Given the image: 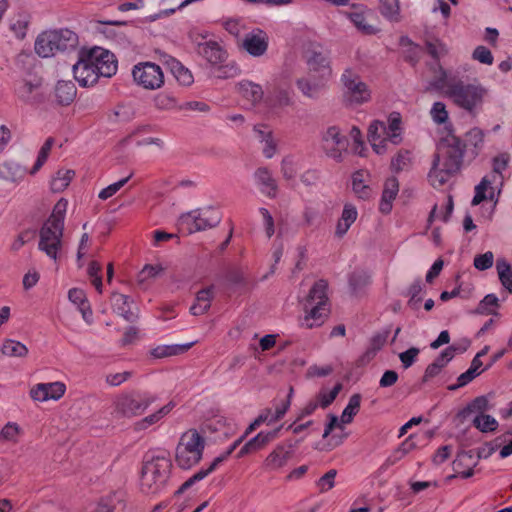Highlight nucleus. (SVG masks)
Returning <instances> with one entry per match:
<instances>
[{
    "instance_id": "38",
    "label": "nucleus",
    "mask_w": 512,
    "mask_h": 512,
    "mask_svg": "<svg viewBox=\"0 0 512 512\" xmlns=\"http://www.w3.org/2000/svg\"><path fill=\"white\" fill-rule=\"evenodd\" d=\"M192 344L187 345H160L151 350L150 354L154 358H166L186 351Z\"/></svg>"
},
{
    "instance_id": "36",
    "label": "nucleus",
    "mask_w": 512,
    "mask_h": 512,
    "mask_svg": "<svg viewBox=\"0 0 512 512\" xmlns=\"http://www.w3.org/2000/svg\"><path fill=\"white\" fill-rule=\"evenodd\" d=\"M496 269L499 280L509 293H512V267L505 259H498Z\"/></svg>"
},
{
    "instance_id": "25",
    "label": "nucleus",
    "mask_w": 512,
    "mask_h": 512,
    "mask_svg": "<svg viewBox=\"0 0 512 512\" xmlns=\"http://www.w3.org/2000/svg\"><path fill=\"white\" fill-rule=\"evenodd\" d=\"M213 299V287L200 290L196 295L195 303L190 307L192 315H202L208 311Z\"/></svg>"
},
{
    "instance_id": "4",
    "label": "nucleus",
    "mask_w": 512,
    "mask_h": 512,
    "mask_svg": "<svg viewBox=\"0 0 512 512\" xmlns=\"http://www.w3.org/2000/svg\"><path fill=\"white\" fill-rule=\"evenodd\" d=\"M172 469L166 451H149L143 460L140 486L145 494L159 493L166 485Z\"/></svg>"
},
{
    "instance_id": "14",
    "label": "nucleus",
    "mask_w": 512,
    "mask_h": 512,
    "mask_svg": "<svg viewBox=\"0 0 512 512\" xmlns=\"http://www.w3.org/2000/svg\"><path fill=\"white\" fill-rule=\"evenodd\" d=\"M349 146L348 138L339 127L330 126L322 134V150L324 153L337 162H341L343 154Z\"/></svg>"
},
{
    "instance_id": "62",
    "label": "nucleus",
    "mask_w": 512,
    "mask_h": 512,
    "mask_svg": "<svg viewBox=\"0 0 512 512\" xmlns=\"http://www.w3.org/2000/svg\"><path fill=\"white\" fill-rule=\"evenodd\" d=\"M420 350L416 347H411L408 350L399 354L400 361L404 368H409L416 361Z\"/></svg>"
},
{
    "instance_id": "58",
    "label": "nucleus",
    "mask_w": 512,
    "mask_h": 512,
    "mask_svg": "<svg viewBox=\"0 0 512 512\" xmlns=\"http://www.w3.org/2000/svg\"><path fill=\"white\" fill-rule=\"evenodd\" d=\"M491 185V181L487 177H483L481 182L475 187V195L471 204L476 206L486 199V190Z\"/></svg>"
},
{
    "instance_id": "64",
    "label": "nucleus",
    "mask_w": 512,
    "mask_h": 512,
    "mask_svg": "<svg viewBox=\"0 0 512 512\" xmlns=\"http://www.w3.org/2000/svg\"><path fill=\"white\" fill-rule=\"evenodd\" d=\"M69 300L75 304L78 308L84 306V304H88L86 294L82 289L72 288L68 292Z\"/></svg>"
},
{
    "instance_id": "59",
    "label": "nucleus",
    "mask_w": 512,
    "mask_h": 512,
    "mask_svg": "<svg viewBox=\"0 0 512 512\" xmlns=\"http://www.w3.org/2000/svg\"><path fill=\"white\" fill-rule=\"evenodd\" d=\"M274 106L286 107L293 103L291 94L286 89H277L273 96Z\"/></svg>"
},
{
    "instance_id": "28",
    "label": "nucleus",
    "mask_w": 512,
    "mask_h": 512,
    "mask_svg": "<svg viewBox=\"0 0 512 512\" xmlns=\"http://www.w3.org/2000/svg\"><path fill=\"white\" fill-rule=\"evenodd\" d=\"M345 15L355 25V27L366 35H372L377 32V29L366 22L363 9L354 8L353 11L345 12Z\"/></svg>"
},
{
    "instance_id": "45",
    "label": "nucleus",
    "mask_w": 512,
    "mask_h": 512,
    "mask_svg": "<svg viewBox=\"0 0 512 512\" xmlns=\"http://www.w3.org/2000/svg\"><path fill=\"white\" fill-rule=\"evenodd\" d=\"M310 69L329 73V60L326 55L321 52H313L308 58Z\"/></svg>"
},
{
    "instance_id": "32",
    "label": "nucleus",
    "mask_w": 512,
    "mask_h": 512,
    "mask_svg": "<svg viewBox=\"0 0 512 512\" xmlns=\"http://www.w3.org/2000/svg\"><path fill=\"white\" fill-rule=\"evenodd\" d=\"M324 84L320 80L311 78H301L297 81L299 90L309 98H317L323 88Z\"/></svg>"
},
{
    "instance_id": "54",
    "label": "nucleus",
    "mask_w": 512,
    "mask_h": 512,
    "mask_svg": "<svg viewBox=\"0 0 512 512\" xmlns=\"http://www.w3.org/2000/svg\"><path fill=\"white\" fill-rule=\"evenodd\" d=\"M427 52L434 59H439L447 53L446 46L437 39H427L425 42Z\"/></svg>"
},
{
    "instance_id": "50",
    "label": "nucleus",
    "mask_w": 512,
    "mask_h": 512,
    "mask_svg": "<svg viewBox=\"0 0 512 512\" xmlns=\"http://www.w3.org/2000/svg\"><path fill=\"white\" fill-rule=\"evenodd\" d=\"M370 276L364 271H355L350 275L349 285L354 293L369 283Z\"/></svg>"
},
{
    "instance_id": "43",
    "label": "nucleus",
    "mask_w": 512,
    "mask_h": 512,
    "mask_svg": "<svg viewBox=\"0 0 512 512\" xmlns=\"http://www.w3.org/2000/svg\"><path fill=\"white\" fill-rule=\"evenodd\" d=\"M474 426L479 429L481 432H491L497 429L498 422L497 420L487 414H479L473 420Z\"/></svg>"
},
{
    "instance_id": "13",
    "label": "nucleus",
    "mask_w": 512,
    "mask_h": 512,
    "mask_svg": "<svg viewBox=\"0 0 512 512\" xmlns=\"http://www.w3.org/2000/svg\"><path fill=\"white\" fill-rule=\"evenodd\" d=\"M134 82L147 90H156L164 84L162 68L153 62H140L132 69Z\"/></svg>"
},
{
    "instance_id": "53",
    "label": "nucleus",
    "mask_w": 512,
    "mask_h": 512,
    "mask_svg": "<svg viewBox=\"0 0 512 512\" xmlns=\"http://www.w3.org/2000/svg\"><path fill=\"white\" fill-rule=\"evenodd\" d=\"M411 164L410 152L407 150H400L397 155L392 159L391 167L394 171L399 172Z\"/></svg>"
},
{
    "instance_id": "44",
    "label": "nucleus",
    "mask_w": 512,
    "mask_h": 512,
    "mask_svg": "<svg viewBox=\"0 0 512 512\" xmlns=\"http://www.w3.org/2000/svg\"><path fill=\"white\" fill-rule=\"evenodd\" d=\"M423 290V283L420 279H416L409 287L407 295L409 296L408 304L412 309H418L422 301L420 296Z\"/></svg>"
},
{
    "instance_id": "34",
    "label": "nucleus",
    "mask_w": 512,
    "mask_h": 512,
    "mask_svg": "<svg viewBox=\"0 0 512 512\" xmlns=\"http://www.w3.org/2000/svg\"><path fill=\"white\" fill-rule=\"evenodd\" d=\"M30 24V15L19 13L10 20V30L18 39H24Z\"/></svg>"
},
{
    "instance_id": "31",
    "label": "nucleus",
    "mask_w": 512,
    "mask_h": 512,
    "mask_svg": "<svg viewBox=\"0 0 512 512\" xmlns=\"http://www.w3.org/2000/svg\"><path fill=\"white\" fill-rule=\"evenodd\" d=\"M25 175V169L15 162H5L0 165V179L17 182Z\"/></svg>"
},
{
    "instance_id": "2",
    "label": "nucleus",
    "mask_w": 512,
    "mask_h": 512,
    "mask_svg": "<svg viewBox=\"0 0 512 512\" xmlns=\"http://www.w3.org/2000/svg\"><path fill=\"white\" fill-rule=\"evenodd\" d=\"M116 71L115 55L101 47L82 49L73 65L74 78L83 87L94 85L100 77L109 78Z\"/></svg>"
},
{
    "instance_id": "27",
    "label": "nucleus",
    "mask_w": 512,
    "mask_h": 512,
    "mask_svg": "<svg viewBox=\"0 0 512 512\" xmlns=\"http://www.w3.org/2000/svg\"><path fill=\"white\" fill-rule=\"evenodd\" d=\"M482 367V361L478 359V357H474L472 362H471V365L469 367V369L467 371H465L464 373H462L458 379H457V384H453V385H450L448 387L449 390H456L460 387H463L465 385H467L468 383H470L475 377H477L478 375H480V373L483 371V370H480V368Z\"/></svg>"
},
{
    "instance_id": "42",
    "label": "nucleus",
    "mask_w": 512,
    "mask_h": 512,
    "mask_svg": "<svg viewBox=\"0 0 512 512\" xmlns=\"http://www.w3.org/2000/svg\"><path fill=\"white\" fill-rule=\"evenodd\" d=\"M171 72L182 85H190L193 82V76L191 72L184 67L180 62L172 60Z\"/></svg>"
},
{
    "instance_id": "30",
    "label": "nucleus",
    "mask_w": 512,
    "mask_h": 512,
    "mask_svg": "<svg viewBox=\"0 0 512 512\" xmlns=\"http://www.w3.org/2000/svg\"><path fill=\"white\" fill-rule=\"evenodd\" d=\"M55 94L60 104H70L76 96V87L72 81H58Z\"/></svg>"
},
{
    "instance_id": "15",
    "label": "nucleus",
    "mask_w": 512,
    "mask_h": 512,
    "mask_svg": "<svg viewBox=\"0 0 512 512\" xmlns=\"http://www.w3.org/2000/svg\"><path fill=\"white\" fill-rule=\"evenodd\" d=\"M66 391V386L62 382L39 383L30 391L31 397L36 401L58 400Z\"/></svg>"
},
{
    "instance_id": "21",
    "label": "nucleus",
    "mask_w": 512,
    "mask_h": 512,
    "mask_svg": "<svg viewBox=\"0 0 512 512\" xmlns=\"http://www.w3.org/2000/svg\"><path fill=\"white\" fill-rule=\"evenodd\" d=\"M113 310L125 320L133 322L137 315L131 310L132 300L123 294L113 293L111 297Z\"/></svg>"
},
{
    "instance_id": "5",
    "label": "nucleus",
    "mask_w": 512,
    "mask_h": 512,
    "mask_svg": "<svg viewBox=\"0 0 512 512\" xmlns=\"http://www.w3.org/2000/svg\"><path fill=\"white\" fill-rule=\"evenodd\" d=\"M68 202L60 199L54 206L50 217L43 223L39 231L38 248L49 258L56 260L62 247L64 220Z\"/></svg>"
},
{
    "instance_id": "16",
    "label": "nucleus",
    "mask_w": 512,
    "mask_h": 512,
    "mask_svg": "<svg viewBox=\"0 0 512 512\" xmlns=\"http://www.w3.org/2000/svg\"><path fill=\"white\" fill-rule=\"evenodd\" d=\"M242 46L250 55L260 57L267 51L268 38L262 30H257L245 35Z\"/></svg>"
},
{
    "instance_id": "12",
    "label": "nucleus",
    "mask_w": 512,
    "mask_h": 512,
    "mask_svg": "<svg viewBox=\"0 0 512 512\" xmlns=\"http://www.w3.org/2000/svg\"><path fill=\"white\" fill-rule=\"evenodd\" d=\"M221 219L220 211L208 206L182 214L180 222L189 233H194L216 227L221 222Z\"/></svg>"
},
{
    "instance_id": "48",
    "label": "nucleus",
    "mask_w": 512,
    "mask_h": 512,
    "mask_svg": "<svg viewBox=\"0 0 512 512\" xmlns=\"http://www.w3.org/2000/svg\"><path fill=\"white\" fill-rule=\"evenodd\" d=\"M489 409V401L485 396L476 397L463 411L462 414L479 413L484 414Z\"/></svg>"
},
{
    "instance_id": "29",
    "label": "nucleus",
    "mask_w": 512,
    "mask_h": 512,
    "mask_svg": "<svg viewBox=\"0 0 512 512\" xmlns=\"http://www.w3.org/2000/svg\"><path fill=\"white\" fill-rule=\"evenodd\" d=\"M223 462V458H215L213 462L207 468H201L198 472H196L193 476L187 479L177 490L178 494L183 493L190 487H192L196 482L203 480L210 473H212L220 463Z\"/></svg>"
},
{
    "instance_id": "55",
    "label": "nucleus",
    "mask_w": 512,
    "mask_h": 512,
    "mask_svg": "<svg viewBox=\"0 0 512 512\" xmlns=\"http://www.w3.org/2000/svg\"><path fill=\"white\" fill-rule=\"evenodd\" d=\"M131 176L132 175L130 174L128 177L123 178L113 184L108 185L106 188L102 189L99 192L98 197L101 200L109 199L110 197L115 195L128 182V180L131 178Z\"/></svg>"
},
{
    "instance_id": "17",
    "label": "nucleus",
    "mask_w": 512,
    "mask_h": 512,
    "mask_svg": "<svg viewBox=\"0 0 512 512\" xmlns=\"http://www.w3.org/2000/svg\"><path fill=\"white\" fill-rule=\"evenodd\" d=\"M292 443L278 445L266 458L265 465L272 470L280 469L289 461L293 454Z\"/></svg>"
},
{
    "instance_id": "18",
    "label": "nucleus",
    "mask_w": 512,
    "mask_h": 512,
    "mask_svg": "<svg viewBox=\"0 0 512 512\" xmlns=\"http://www.w3.org/2000/svg\"><path fill=\"white\" fill-rule=\"evenodd\" d=\"M254 179L262 194L269 198L276 197L278 190L277 183L267 168H258L254 173Z\"/></svg>"
},
{
    "instance_id": "51",
    "label": "nucleus",
    "mask_w": 512,
    "mask_h": 512,
    "mask_svg": "<svg viewBox=\"0 0 512 512\" xmlns=\"http://www.w3.org/2000/svg\"><path fill=\"white\" fill-rule=\"evenodd\" d=\"M341 389L342 385L338 383L330 392L320 391L316 400V402H318V406H321L322 408L328 407L336 399Z\"/></svg>"
},
{
    "instance_id": "1",
    "label": "nucleus",
    "mask_w": 512,
    "mask_h": 512,
    "mask_svg": "<svg viewBox=\"0 0 512 512\" xmlns=\"http://www.w3.org/2000/svg\"><path fill=\"white\" fill-rule=\"evenodd\" d=\"M464 151L465 144L453 134H448L439 142L428 174L434 188L444 186L460 170Z\"/></svg>"
},
{
    "instance_id": "23",
    "label": "nucleus",
    "mask_w": 512,
    "mask_h": 512,
    "mask_svg": "<svg viewBox=\"0 0 512 512\" xmlns=\"http://www.w3.org/2000/svg\"><path fill=\"white\" fill-rule=\"evenodd\" d=\"M277 432L278 430L268 433L260 432L242 446L238 453V457H242L245 454L261 449L276 437Z\"/></svg>"
},
{
    "instance_id": "7",
    "label": "nucleus",
    "mask_w": 512,
    "mask_h": 512,
    "mask_svg": "<svg viewBox=\"0 0 512 512\" xmlns=\"http://www.w3.org/2000/svg\"><path fill=\"white\" fill-rule=\"evenodd\" d=\"M328 283L320 279L311 287L303 303L306 315L301 320V326L311 329L324 323L328 312Z\"/></svg>"
},
{
    "instance_id": "20",
    "label": "nucleus",
    "mask_w": 512,
    "mask_h": 512,
    "mask_svg": "<svg viewBox=\"0 0 512 512\" xmlns=\"http://www.w3.org/2000/svg\"><path fill=\"white\" fill-rule=\"evenodd\" d=\"M399 192V183L395 177H390L385 181L384 189L382 192L379 210L388 214L392 209V202Z\"/></svg>"
},
{
    "instance_id": "3",
    "label": "nucleus",
    "mask_w": 512,
    "mask_h": 512,
    "mask_svg": "<svg viewBox=\"0 0 512 512\" xmlns=\"http://www.w3.org/2000/svg\"><path fill=\"white\" fill-rule=\"evenodd\" d=\"M436 89H445V95L453 100L459 107L472 111L481 101L485 89L479 84H465L456 75L451 74L439 66L437 74L432 81Z\"/></svg>"
},
{
    "instance_id": "49",
    "label": "nucleus",
    "mask_w": 512,
    "mask_h": 512,
    "mask_svg": "<svg viewBox=\"0 0 512 512\" xmlns=\"http://www.w3.org/2000/svg\"><path fill=\"white\" fill-rule=\"evenodd\" d=\"M336 475L337 471L335 469H331L317 480L316 486L320 493L328 492L334 488Z\"/></svg>"
},
{
    "instance_id": "22",
    "label": "nucleus",
    "mask_w": 512,
    "mask_h": 512,
    "mask_svg": "<svg viewBox=\"0 0 512 512\" xmlns=\"http://www.w3.org/2000/svg\"><path fill=\"white\" fill-rule=\"evenodd\" d=\"M239 93L252 105L260 103L264 96L262 87L249 80H243L237 85Z\"/></svg>"
},
{
    "instance_id": "61",
    "label": "nucleus",
    "mask_w": 512,
    "mask_h": 512,
    "mask_svg": "<svg viewBox=\"0 0 512 512\" xmlns=\"http://www.w3.org/2000/svg\"><path fill=\"white\" fill-rule=\"evenodd\" d=\"M131 375L132 373L130 371L110 373L106 375L105 381L108 385L116 387L127 381Z\"/></svg>"
},
{
    "instance_id": "33",
    "label": "nucleus",
    "mask_w": 512,
    "mask_h": 512,
    "mask_svg": "<svg viewBox=\"0 0 512 512\" xmlns=\"http://www.w3.org/2000/svg\"><path fill=\"white\" fill-rule=\"evenodd\" d=\"M40 87L39 80H22L16 87L18 97L25 102H32L35 100L34 93Z\"/></svg>"
},
{
    "instance_id": "63",
    "label": "nucleus",
    "mask_w": 512,
    "mask_h": 512,
    "mask_svg": "<svg viewBox=\"0 0 512 512\" xmlns=\"http://www.w3.org/2000/svg\"><path fill=\"white\" fill-rule=\"evenodd\" d=\"M224 28L233 36L239 37L244 31V23L241 19H228L224 22Z\"/></svg>"
},
{
    "instance_id": "19",
    "label": "nucleus",
    "mask_w": 512,
    "mask_h": 512,
    "mask_svg": "<svg viewBox=\"0 0 512 512\" xmlns=\"http://www.w3.org/2000/svg\"><path fill=\"white\" fill-rule=\"evenodd\" d=\"M197 51L211 65L221 64L226 59V51L215 41L199 43Z\"/></svg>"
},
{
    "instance_id": "40",
    "label": "nucleus",
    "mask_w": 512,
    "mask_h": 512,
    "mask_svg": "<svg viewBox=\"0 0 512 512\" xmlns=\"http://www.w3.org/2000/svg\"><path fill=\"white\" fill-rule=\"evenodd\" d=\"M361 403V395L360 394H353L346 407L344 408L342 415H341V423L342 424H349L353 417L358 413Z\"/></svg>"
},
{
    "instance_id": "52",
    "label": "nucleus",
    "mask_w": 512,
    "mask_h": 512,
    "mask_svg": "<svg viewBox=\"0 0 512 512\" xmlns=\"http://www.w3.org/2000/svg\"><path fill=\"white\" fill-rule=\"evenodd\" d=\"M430 116L437 124L446 123L449 117L446 105L440 101L435 102L430 110Z\"/></svg>"
},
{
    "instance_id": "37",
    "label": "nucleus",
    "mask_w": 512,
    "mask_h": 512,
    "mask_svg": "<svg viewBox=\"0 0 512 512\" xmlns=\"http://www.w3.org/2000/svg\"><path fill=\"white\" fill-rule=\"evenodd\" d=\"M1 351L8 357H25L28 354V348L23 343L12 339L3 342Z\"/></svg>"
},
{
    "instance_id": "60",
    "label": "nucleus",
    "mask_w": 512,
    "mask_h": 512,
    "mask_svg": "<svg viewBox=\"0 0 512 512\" xmlns=\"http://www.w3.org/2000/svg\"><path fill=\"white\" fill-rule=\"evenodd\" d=\"M455 351L453 346L447 347L432 363L442 370L454 358Z\"/></svg>"
},
{
    "instance_id": "9",
    "label": "nucleus",
    "mask_w": 512,
    "mask_h": 512,
    "mask_svg": "<svg viewBox=\"0 0 512 512\" xmlns=\"http://www.w3.org/2000/svg\"><path fill=\"white\" fill-rule=\"evenodd\" d=\"M342 100L347 107H358L371 100V89L353 69L346 68L341 75Z\"/></svg>"
},
{
    "instance_id": "56",
    "label": "nucleus",
    "mask_w": 512,
    "mask_h": 512,
    "mask_svg": "<svg viewBox=\"0 0 512 512\" xmlns=\"http://www.w3.org/2000/svg\"><path fill=\"white\" fill-rule=\"evenodd\" d=\"M494 262V254L491 251H487L484 254L475 256L474 267L480 271H485L492 267Z\"/></svg>"
},
{
    "instance_id": "6",
    "label": "nucleus",
    "mask_w": 512,
    "mask_h": 512,
    "mask_svg": "<svg viewBox=\"0 0 512 512\" xmlns=\"http://www.w3.org/2000/svg\"><path fill=\"white\" fill-rule=\"evenodd\" d=\"M77 46V34L70 29L61 28L41 32L35 40L34 50L38 56L48 58L72 51Z\"/></svg>"
},
{
    "instance_id": "10",
    "label": "nucleus",
    "mask_w": 512,
    "mask_h": 512,
    "mask_svg": "<svg viewBox=\"0 0 512 512\" xmlns=\"http://www.w3.org/2000/svg\"><path fill=\"white\" fill-rule=\"evenodd\" d=\"M205 439L197 430L191 429L185 432L176 447V463L182 469H190L196 465L203 455Z\"/></svg>"
},
{
    "instance_id": "11",
    "label": "nucleus",
    "mask_w": 512,
    "mask_h": 512,
    "mask_svg": "<svg viewBox=\"0 0 512 512\" xmlns=\"http://www.w3.org/2000/svg\"><path fill=\"white\" fill-rule=\"evenodd\" d=\"M156 398L150 393H123L113 402L112 415L114 418H131L141 415Z\"/></svg>"
},
{
    "instance_id": "47",
    "label": "nucleus",
    "mask_w": 512,
    "mask_h": 512,
    "mask_svg": "<svg viewBox=\"0 0 512 512\" xmlns=\"http://www.w3.org/2000/svg\"><path fill=\"white\" fill-rule=\"evenodd\" d=\"M163 271L164 268L159 264L145 265L138 274V282L139 284H144L145 282L158 277Z\"/></svg>"
},
{
    "instance_id": "41",
    "label": "nucleus",
    "mask_w": 512,
    "mask_h": 512,
    "mask_svg": "<svg viewBox=\"0 0 512 512\" xmlns=\"http://www.w3.org/2000/svg\"><path fill=\"white\" fill-rule=\"evenodd\" d=\"M381 14L393 22L400 20V6L398 0H382Z\"/></svg>"
},
{
    "instance_id": "8",
    "label": "nucleus",
    "mask_w": 512,
    "mask_h": 512,
    "mask_svg": "<svg viewBox=\"0 0 512 512\" xmlns=\"http://www.w3.org/2000/svg\"><path fill=\"white\" fill-rule=\"evenodd\" d=\"M401 119L399 114H391L386 125L382 121H373L368 128V140L373 150L381 155L388 151V144L397 145L402 141Z\"/></svg>"
},
{
    "instance_id": "39",
    "label": "nucleus",
    "mask_w": 512,
    "mask_h": 512,
    "mask_svg": "<svg viewBox=\"0 0 512 512\" xmlns=\"http://www.w3.org/2000/svg\"><path fill=\"white\" fill-rule=\"evenodd\" d=\"M75 172L73 170H59L55 177L51 180L50 186L52 191L61 192L68 187L73 179Z\"/></svg>"
},
{
    "instance_id": "24",
    "label": "nucleus",
    "mask_w": 512,
    "mask_h": 512,
    "mask_svg": "<svg viewBox=\"0 0 512 512\" xmlns=\"http://www.w3.org/2000/svg\"><path fill=\"white\" fill-rule=\"evenodd\" d=\"M357 215L358 213L356 208L351 204H346L342 211L341 218L337 223L335 234L338 237L344 236L349 230L350 226L357 219Z\"/></svg>"
},
{
    "instance_id": "57",
    "label": "nucleus",
    "mask_w": 512,
    "mask_h": 512,
    "mask_svg": "<svg viewBox=\"0 0 512 512\" xmlns=\"http://www.w3.org/2000/svg\"><path fill=\"white\" fill-rule=\"evenodd\" d=\"M472 58L482 64H486V65H491L493 64V55L491 53V51L486 48L485 46H477L473 53H472Z\"/></svg>"
},
{
    "instance_id": "35",
    "label": "nucleus",
    "mask_w": 512,
    "mask_h": 512,
    "mask_svg": "<svg viewBox=\"0 0 512 512\" xmlns=\"http://www.w3.org/2000/svg\"><path fill=\"white\" fill-rule=\"evenodd\" d=\"M175 407L174 402H169L168 404L164 405L162 408H160L158 411H156L153 414H150L143 418L141 421L137 423L138 429H146L156 423H158L160 420H162L166 415H168L172 409Z\"/></svg>"
},
{
    "instance_id": "46",
    "label": "nucleus",
    "mask_w": 512,
    "mask_h": 512,
    "mask_svg": "<svg viewBox=\"0 0 512 512\" xmlns=\"http://www.w3.org/2000/svg\"><path fill=\"white\" fill-rule=\"evenodd\" d=\"M499 306V299L495 294L486 295L479 303L477 307V313L479 314H494L497 313L494 311V308Z\"/></svg>"
},
{
    "instance_id": "26",
    "label": "nucleus",
    "mask_w": 512,
    "mask_h": 512,
    "mask_svg": "<svg viewBox=\"0 0 512 512\" xmlns=\"http://www.w3.org/2000/svg\"><path fill=\"white\" fill-rule=\"evenodd\" d=\"M368 177L369 173L365 170L356 171L352 175V188L360 199H368L372 194L371 188L366 184Z\"/></svg>"
}]
</instances>
